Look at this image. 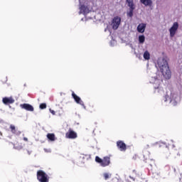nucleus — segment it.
Wrapping results in <instances>:
<instances>
[{"mask_svg":"<svg viewBox=\"0 0 182 182\" xmlns=\"http://www.w3.org/2000/svg\"><path fill=\"white\" fill-rule=\"evenodd\" d=\"M158 66L164 76L166 80L171 77V71L170 70V67H168V63L166 58H159L158 59Z\"/></svg>","mask_w":182,"mask_h":182,"instance_id":"nucleus-1","label":"nucleus"},{"mask_svg":"<svg viewBox=\"0 0 182 182\" xmlns=\"http://www.w3.org/2000/svg\"><path fill=\"white\" fill-rule=\"evenodd\" d=\"M37 180L39 182H49V176L43 170H38L37 171Z\"/></svg>","mask_w":182,"mask_h":182,"instance_id":"nucleus-2","label":"nucleus"},{"mask_svg":"<svg viewBox=\"0 0 182 182\" xmlns=\"http://www.w3.org/2000/svg\"><path fill=\"white\" fill-rule=\"evenodd\" d=\"M127 3L129 7V11L127 12V15L129 18H133V12L136 9L134 3H133V0H127Z\"/></svg>","mask_w":182,"mask_h":182,"instance_id":"nucleus-3","label":"nucleus"},{"mask_svg":"<svg viewBox=\"0 0 182 182\" xmlns=\"http://www.w3.org/2000/svg\"><path fill=\"white\" fill-rule=\"evenodd\" d=\"M178 29V23L174 22L173 26L169 28V33L171 38H174L176 33H177V31Z\"/></svg>","mask_w":182,"mask_h":182,"instance_id":"nucleus-4","label":"nucleus"},{"mask_svg":"<svg viewBox=\"0 0 182 182\" xmlns=\"http://www.w3.org/2000/svg\"><path fill=\"white\" fill-rule=\"evenodd\" d=\"M122 23V18L119 16H115L112 19V29H119V26H120V23Z\"/></svg>","mask_w":182,"mask_h":182,"instance_id":"nucleus-5","label":"nucleus"},{"mask_svg":"<svg viewBox=\"0 0 182 182\" xmlns=\"http://www.w3.org/2000/svg\"><path fill=\"white\" fill-rule=\"evenodd\" d=\"M66 139H77V134L72 130V129H70L68 132L65 134Z\"/></svg>","mask_w":182,"mask_h":182,"instance_id":"nucleus-6","label":"nucleus"},{"mask_svg":"<svg viewBox=\"0 0 182 182\" xmlns=\"http://www.w3.org/2000/svg\"><path fill=\"white\" fill-rule=\"evenodd\" d=\"M117 147L120 151H126L127 150V146L123 141H117Z\"/></svg>","mask_w":182,"mask_h":182,"instance_id":"nucleus-7","label":"nucleus"},{"mask_svg":"<svg viewBox=\"0 0 182 182\" xmlns=\"http://www.w3.org/2000/svg\"><path fill=\"white\" fill-rule=\"evenodd\" d=\"M72 97L74 99L75 103H77V105H80L85 107V102H83L82 99H80L79 96L75 94V92L73 91L72 92Z\"/></svg>","mask_w":182,"mask_h":182,"instance_id":"nucleus-8","label":"nucleus"},{"mask_svg":"<svg viewBox=\"0 0 182 182\" xmlns=\"http://www.w3.org/2000/svg\"><path fill=\"white\" fill-rule=\"evenodd\" d=\"M2 102L4 103V105H12L15 103V100L12 97H5L2 99Z\"/></svg>","mask_w":182,"mask_h":182,"instance_id":"nucleus-9","label":"nucleus"},{"mask_svg":"<svg viewBox=\"0 0 182 182\" xmlns=\"http://www.w3.org/2000/svg\"><path fill=\"white\" fill-rule=\"evenodd\" d=\"M10 129V132L13 134H15L16 136H20V134H21V132L19 131L18 129V128H16V127H15V125L14 124H11L9 127Z\"/></svg>","mask_w":182,"mask_h":182,"instance_id":"nucleus-10","label":"nucleus"},{"mask_svg":"<svg viewBox=\"0 0 182 182\" xmlns=\"http://www.w3.org/2000/svg\"><path fill=\"white\" fill-rule=\"evenodd\" d=\"M20 107H21V109H24V110H27L28 112H33L34 110L33 106L26 103L21 104Z\"/></svg>","mask_w":182,"mask_h":182,"instance_id":"nucleus-11","label":"nucleus"},{"mask_svg":"<svg viewBox=\"0 0 182 182\" xmlns=\"http://www.w3.org/2000/svg\"><path fill=\"white\" fill-rule=\"evenodd\" d=\"M109 164H110V157L105 156L102 159V162L101 164L102 167H107V166H109Z\"/></svg>","mask_w":182,"mask_h":182,"instance_id":"nucleus-12","label":"nucleus"},{"mask_svg":"<svg viewBox=\"0 0 182 182\" xmlns=\"http://www.w3.org/2000/svg\"><path fill=\"white\" fill-rule=\"evenodd\" d=\"M144 31H146V23H140L137 26V31L139 33H144Z\"/></svg>","mask_w":182,"mask_h":182,"instance_id":"nucleus-13","label":"nucleus"},{"mask_svg":"<svg viewBox=\"0 0 182 182\" xmlns=\"http://www.w3.org/2000/svg\"><path fill=\"white\" fill-rule=\"evenodd\" d=\"M83 14V15H86V14H89V9L86 7L85 5H81L80 6V14Z\"/></svg>","mask_w":182,"mask_h":182,"instance_id":"nucleus-14","label":"nucleus"},{"mask_svg":"<svg viewBox=\"0 0 182 182\" xmlns=\"http://www.w3.org/2000/svg\"><path fill=\"white\" fill-rule=\"evenodd\" d=\"M156 146L157 147H159V149H161V147L164 148V147H170V144H167L166 142H156Z\"/></svg>","mask_w":182,"mask_h":182,"instance_id":"nucleus-15","label":"nucleus"},{"mask_svg":"<svg viewBox=\"0 0 182 182\" xmlns=\"http://www.w3.org/2000/svg\"><path fill=\"white\" fill-rule=\"evenodd\" d=\"M140 2L145 6H151V5H153V1L151 0H140Z\"/></svg>","mask_w":182,"mask_h":182,"instance_id":"nucleus-16","label":"nucleus"},{"mask_svg":"<svg viewBox=\"0 0 182 182\" xmlns=\"http://www.w3.org/2000/svg\"><path fill=\"white\" fill-rule=\"evenodd\" d=\"M47 138L50 141H55L56 140V137L55 136V134H48Z\"/></svg>","mask_w":182,"mask_h":182,"instance_id":"nucleus-17","label":"nucleus"},{"mask_svg":"<svg viewBox=\"0 0 182 182\" xmlns=\"http://www.w3.org/2000/svg\"><path fill=\"white\" fill-rule=\"evenodd\" d=\"M144 59L146 60H149L150 59V53H149L147 50L144 53Z\"/></svg>","mask_w":182,"mask_h":182,"instance_id":"nucleus-18","label":"nucleus"},{"mask_svg":"<svg viewBox=\"0 0 182 182\" xmlns=\"http://www.w3.org/2000/svg\"><path fill=\"white\" fill-rule=\"evenodd\" d=\"M144 41H146V37H144V36H139V43H144Z\"/></svg>","mask_w":182,"mask_h":182,"instance_id":"nucleus-19","label":"nucleus"},{"mask_svg":"<svg viewBox=\"0 0 182 182\" xmlns=\"http://www.w3.org/2000/svg\"><path fill=\"white\" fill-rule=\"evenodd\" d=\"M103 159H100V157H99V156H96L95 157V161L97 162V163H99V164H100V166H102V161Z\"/></svg>","mask_w":182,"mask_h":182,"instance_id":"nucleus-20","label":"nucleus"},{"mask_svg":"<svg viewBox=\"0 0 182 182\" xmlns=\"http://www.w3.org/2000/svg\"><path fill=\"white\" fill-rule=\"evenodd\" d=\"M46 107H47L46 103H41V104H40V105H39V108H40L41 110H43V109H46Z\"/></svg>","mask_w":182,"mask_h":182,"instance_id":"nucleus-21","label":"nucleus"},{"mask_svg":"<svg viewBox=\"0 0 182 182\" xmlns=\"http://www.w3.org/2000/svg\"><path fill=\"white\" fill-rule=\"evenodd\" d=\"M111 176H112V174H109L107 173H104L105 180H108V178H110Z\"/></svg>","mask_w":182,"mask_h":182,"instance_id":"nucleus-22","label":"nucleus"},{"mask_svg":"<svg viewBox=\"0 0 182 182\" xmlns=\"http://www.w3.org/2000/svg\"><path fill=\"white\" fill-rule=\"evenodd\" d=\"M50 112L51 114L55 115L56 114V112H55V111L53 109H50Z\"/></svg>","mask_w":182,"mask_h":182,"instance_id":"nucleus-23","label":"nucleus"},{"mask_svg":"<svg viewBox=\"0 0 182 182\" xmlns=\"http://www.w3.org/2000/svg\"><path fill=\"white\" fill-rule=\"evenodd\" d=\"M23 140H24V141H28V138L23 137Z\"/></svg>","mask_w":182,"mask_h":182,"instance_id":"nucleus-24","label":"nucleus"},{"mask_svg":"<svg viewBox=\"0 0 182 182\" xmlns=\"http://www.w3.org/2000/svg\"><path fill=\"white\" fill-rule=\"evenodd\" d=\"M0 137H2V132H0Z\"/></svg>","mask_w":182,"mask_h":182,"instance_id":"nucleus-25","label":"nucleus"},{"mask_svg":"<svg viewBox=\"0 0 182 182\" xmlns=\"http://www.w3.org/2000/svg\"><path fill=\"white\" fill-rule=\"evenodd\" d=\"M144 157H146V152H144Z\"/></svg>","mask_w":182,"mask_h":182,"instance_id":"nucleus-26","label":"nucleus"}]
</instances>
